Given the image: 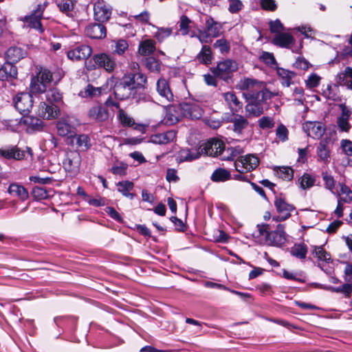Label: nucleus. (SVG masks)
<instances>
[{
    "label": "nucleus",
    "mask_w": 352,
    "mask_h": 352,
    "mask_svg": "<svg viewBox=\"0 0 352 352\" xmlns=\"http://www.w3.org/2000/svg\"><path fill=\"white\" fill-rule=\"evenodd\" d=\"M88 117L96 122H104L109 120V112L107 108L101 104L92 106L88 111Z\"/></svg>",
    "instance_id": "obj_14"
},
{
    "label": "nucleus",
    "mask_w": 352,
    "mask_h": 352,
    "mask_svg": "<svg viewBox=\"0 0 352 352\" xmlns=\"http://www.w3.org/2000/svg\"><path fill=\"white\" fill-rule=\"evenodd\" d=\"M178 108L170 107L168 108V111L165 116V121L168 124H174L177 123L180 118V116L177 113Z\"/></svg>",
    "instance_id": "obj_44"
},
{
    "label": "nucleus",
    "mask_w": 352,
    "mask_h": 352,
    "mask_svg": "<svg viewBox=\"0 0 352 352\" xmlns=\"http://www.w3.org/2000/svg\"><path fill=\"white\" fill-rule=\"evenodd\" d=\"M274 206L278 213L277 217H273V220L276 221L287 219L291 216V212L295 209L292 204L287 203L284 198L280 197H276Z\"/></svg>",
    "instance_id": "obj_10"
},
{
    "label": "nucleus",
    "mask_w": 352,
    "mask_h": 352,
    "mask_svg": "<svg viewBox=\"0 0 352 352\" xmlns=\"http://www.w3.org/2000/svg\"><path fill=\"white\" fill-rule=\"evenodd\" d=\"M320 80V76L316 73H312L305 80V85L309 89L315 88L319 85Z\"/></svg>",
    "instance_id": "obj_51"
},
{
    "label": "nucleus",
    "mask_w": 352,
    "mask_h": 352,
    "mask_svg": "<svg viewBox=\"0 0 352 352\" xmlns=\"http://www.w3.org/2000/svg\"><path fill=\"white\" fill-rule=\"evenodd\" d=\"M6 54L8 60V62L13 64L25 57L26 52L21 47H12L7 50Z\"/></svg>",
    "instance_id": "obj_31"
},
{
    "label": "nucleus",
    "mask_w": 352,
    "mask_h": 352,
    "mask_svg": "<svg viewBox=\"0 0 352 352\" xmlns=\"http://www.w3.org/2000/svg\"><path fill=\"white\" fill-rule=\"evenodd\" d=\"M203 18L205 20V29L199 30L197 34H192L191 37L197 38L201 43H209L212 42L213 38L221 35L223 25L209 15L202 14L200 17L201 21Z\"/></svg>",
    "instance_id": "obj_2"
},
{
    "label": "nucleus",
    "mask_w": 352,
    "mask_h": 352,
    "mask_svg": "<svg viewBox=\"0 0 352 352\" xmlns=\"http://www.w3.org/2000/svg\"><path fill=\"white\" fill-rule=\"evenodd\" d=\"M124 85L127 87L128 88H131V89L135 90L137 89V87L135 86L134 77L133 76V74H129L127 75H125L123 78V80L120 82Z\"/></svg>",
    "instance_id": "obj_64"
},
{
    "label": "nucleus",
    "mask_w": 352,
    "mask_h": 352,
    "mask_svg": "<svg viewBox=\"0 0 352 352\" xmlns=\"http://www.w3.org/2000/svg\"><path fill=\"white\" fill-rule=\"evenodd\" d=\"M214 47L218 49L221 54L227 53L230 50V43L225 38H220L215 41Z\"/></svg>",
    "instance_id": "obj_55"
},
{
    "label": "nucleus",
    "mask_w": 352,
    "mask_h": 352,
    "mask_svg": "<svg viewBox=\"0 0 352 352\" xmlns=\"http://www.w3.org/2000/svg\"><path fill=\"white\" fill-rule=\"evenodd\" d=\"M249 102L245 106V110L249 115L258 117L263 113V103L267 100H259L256 99L248 100Z\"/></svg>",
    "instance_id": "obj_26"
},
{
    "label": "nucleus",
    "mask_w": 352,
    "mask_h": 352,
    "mask_svg": "<svg viewBox=\"0 0 352 352\" xmlns=\"http://www.w3.org/2000/svg\"><path fill=\"white\" fill-rule=\"evenodd\" d=\"M340 190L338 192L339 200L344 203H350L352 200V190L345 184H340Z\"/></svg>",
    "instance_id": "obj_42"
},
{
    "label": "nucleus",
    "mask_w": 352,
    "mask_h": 352,
    "mask_svg": "<svg viewBox=\"0 0 352 352\" xmlns=\"http://www.w3.org/2000/svg\"><path fill=\"white\" fill-rule=\"evenodd\" d=\"M259 232L262 235H265L268 245L279 247L286 242V234L282 224H278L274 231H270V225L263 224L259 227Z\"/></svg>",
    "instance_id": "obj_4"
},
{
    "label": "nucleus",
    "mask_w": 352,
    "mask_h": 352,
    "mask_svg": "<svg viewBox=\"0 0 352 352\" xmlns=\"http://www.w3.org/2000/svg\"><path fill=\"white\" fill-rule=\"evenodd\" d=\"M81 163L80 155L76 151L66 152L65 157L63 162L65 170L71 177L76 176L80 171Z\"/></svg>",
    "instance_id": "obj_5"
},
{
    "label": "nucleus",
    "mask_w": 352,
    "mask_h": 352,
    "mask_svg": "<svg viewBox=\"0 0 352 352\" xmlns=\"http://www.w3.org/2000/svg\"><path fill=\"white\" fill-rule=\"evenodd\" d=\"M85 33L91 38L101 39L106 36V28L100 23L90 24L86 27Z\"/></svg>",
    "instance_id": "obj_21"
},
{
    "label": "nucleus",
    "mask_w": 352,
    "mask_h": 352,
    "mask_svg": "<svg viewBox=\"0 0 352 352\" xmlns=\"http://www.w3.org/2000/svg\"><path fill=\"white\" fill-rule=\"evenodd\" d=\"M102 94L101 87H95L91 85H88L84 90L80 92V96L83 98H96L98 97Z\"/></svg>",
    "instance_id": "obj_40"
},
{
    "label": "nucleus",
    "mask_w": 352,
    "mask_h": 352,
    "mask_svg": "<svg viewBox=\"0 0 352 352\" xmlns=\"http://www.w3.org/2000/svg\"><path fill=\"white\" fill-rule=\"evenodd\" d=\"M128 47H129V45L125 40H122V39L118 40V41H116V43L115 44L113 53L118 54V55H122L125 52V51L128 49Z\"/></svg>",
    "instance_id": "obj_59"
},
{
    "label": "nucleus",
    "mask_w": 352,
    "mask_h": 352,
    "mask_svg": "<svg viewBox=\"0 0 352 352\" xmlns=\"http://www.w3.org/2000/svg\"><path fill=\"white\" fill-rule=\"evenodd\" d=\"M294 42V38L290 34L286 32L276 34L272 40L274 45L285 48H290Z\"/></svg>",
    "instance_id": "obj_22"
},
{
    "label": "nucleus",
    "mask_w": 352,
    "mask_h": 352,
    "mask_svg": "<svg viewBox=\"0 0 352 352\" xmlns=\"http://www.w3.org/2000/svg\"><path fill=\"white\" fill-rule=\"evenodd\" d=\"M156 90L158 94L166 101L172 102L174 96L170 90L168 81L164 78H160L156 83Z\"/></svg>",
    "instance_id": "obj_20"
},
{
    "label": "nucleus",
    "mask_w": 352,
    "mask_h": 352,
    "mask_svg": "<svg viewBox=\"0 0 352 352\" xmlns=\"http://www.w3.org/2000/svg\"><path fill=\"white\" fill-rule=\"evenodd\" d=\"M224 149V143L217 139H211L199 146L201 155L208 156H217L221 155Z\"/></svg>",
    "instance_id": "obj_11"
},
{
    "label": "nucleus",
    "mask_w": 352,
    "mask_h": 352,
    "mask_svg": "<svg viewBox=\"0 0 352 352\" xmlns=\"http://www.w3.org/2000/svg\"><path fill=\"white\" fill-rule=\"evenodd\" d=\"M134 18L135 22L140 23V24H149V20L151 17L150 13L144 10L142 12L131 16Z\"/></svg>",
    "instance_id": "obj_60"
},
{
    "label": "nucleus",
    "mask_w": 352,
    "mask_h": 352,
    "mask_svg": "<svg viewBox=\"0 0 352 352\" xmlns=\"http://www.w3.org/2000/svg\"><path fill=\"white\" fill-rule=\"evenodd\" d=\"M234 129L235 131L241 132L248 126V121L241 116H237L233 120Z\"/></svg>",
    "instance_id": "obj_50"
},
{
    "label": "nucleus",
    "mask_w": 352,
    "mask_h": 352,
    "mask_svg": "<svg viewBox=\"0 0 352 352\" xmlns=\"http://www.w3.org/2000/svg\"><path fill=\"white\" fill-rule=\"evenodd\" d=\"M59 109L57 106L49 105L41 102L38 107L37 114L43 119H53L58 116Z\"/></svg>",
    "instance_id": "obj_18"
},
{
    "label": "nucleus",
    "mask_w": 352,
    "mask_h": 352,
    "mask_svg": "<svg viewBox=\"0 0 352 352\" xmlns=\"http://www.w3.org/2000/svg\"><path fill=\"white\" fill-rule=\"evenodd\" d=\"M45 9V6L41 4L37 6V8L33 11V12L29 15L25 16L23 19L25 25L30 28L36 30L38 32L43 33L44 28L41 24V20L43 16V13Z\"/></svg>",
    "instance_id": "obj_9"
},
{
    "label": "nucleus",
    "mask_w": 352,
    "mask_h": 352,
    "mask_svg": "<svg viewBox=\"0 0 352 352\" xmlns=\"http://www.w3.org/2000/svg\"><path fill=\"white\" fill-rule=\"evenodd\" d=\"M275 171L278 177L286 181L292 180L294 177V170L289 166L278 167Z\"/></svg>",
    "instance_id": "obj_41"
},
{
    "label": "nucleus",
    "mask_w": 352,
    "mask_h": 352,
    "mask_svg": "<svg viewBox=\"0 0 352 352\" xmlns=\"http://www.w3.org/2000/svg\"><path fill=\"white\" fill-rule=\"evenodd\" d=\"M17 76L16 67L11 63H6L0 68V80H8L15 78Z\"/></svg>",
    "instance_id": "obj_28"
},
{
    "label": "nucleus",
    "mask_w": 352,
    "mask_h": 352,
    "mask_svg": "<svg viewBox=\"0 0 352 352\" xmlns=\"http://www.w3.org/2000/svg\"><path fill=\"white\" fill-rule=\"evenodd\" d=\"M15 108L22 114L30 112L33 106L32 96L30 93L21 92L13 99Z\"/></svg>",
    "instance_id": "obj_12"
},
{
    "label": "nucleus",
    "mask_w": 352,
    "mask_h": 352,
    "mask_svg": "<svg viewBox=\"0 0 352 352\" xmlns=\"http://www.w3.org/2000/svg\"><path fill=\"white\" fill-rule=\"evenodd\" d=\"M231 175L229 170L224 168L216 169L211 175V180L214 182H225L230 179Z\"/></svg>",
    "instance_id": "obj_38"
},
{
    "label": "nucleus",
    "mask_w": 352,
    "mask_h": 352,
    "mask_svg": "<svg viewBox=\"0 0 352 352\" xmlns=\"http://www.w3.org/2000/svg\"><path fill=\"white\" fill-rule=\"evenodd\" d=\"M118 190L121 192L124 197L133 199L134 194L131 193L130 191L133 188V183L129 181H122L117 184Z\"/></svg>",
    "instance_id": "obj_37"
},
{
    "label": "nucleus",
    "mask_w": 352,
    "mask_h": 352,
    "mask_svg": "<svg viewBox=\"0 0 352 352\" xmlns=\"http://www.w3.org/2000/svg\"><path fill=\"white\" fill-rule=\"evenodd\" d=\"M201 155L199 147L197 149H182L179 151V157L181 162L192 161Z\"/></svg>",
    "instance_id": "obj_34"
},
{
    "label": "nucleus",
    "mask_w": 352,
    "mask_h": 352,
    "mask_svg": "<svg viewBox=\"0 0 352 352\" xmlns=\"http://www.w3.org/2000/svg\"><path fill=\"white\" fill-rule=\"evenodd\" d=\"M52 81V74L50 70L41 67L36 75L31 80L30 92L34 94H43L49 88Z\"/></svg>",
    "instance_id": "obj_3"
},
{
    "label": "nucleus",
    "mask_w": 352,
    "mask_h": 352,
    "mask_svg": "<svg viewBox=\"0 0 352 352\" xmlns=\"http://www.w3.org/2000/svg\"><path fill=\"white\" fill-rule=\"evenodd\" d=\"M118 118L124 126H132L135 124L134 120L122 109L118 110Z\"/></svg>",
    "instance_id": "obj_45"
},
{
    "label": "nucleus",
    "mask_w": 352,
    "mask_h": 352,
    "mask_svg": "<svg viewBox=\"0 0 352 352\" xmlns=\"http://www.w3.org/2000/svg\"><path fill=\"white\" fill-rule=\"evenodd\" d=\"M92 60L94 65L91 69L102 68L108 73L113 72L116 68L117 63L115 58L110 54L106 53H100L94 55Z\"/></svg>",
    "instance_id": "obj_8"
},
{
    "label": "nucleus",
    "mask_w": 352,
    "mask_h": 352,
    "mask_svg": "<svg viewBox=\"0 0 352 352\" xmlns=\"http://www.w3.org/2000/svg\"><path fill=\"white\" fill-rule=\"evenodd\" d=\"M57 5L60 10L67 14H68L74 8V3L72 0H63Z\"/></svg>",
    "instance_id": "obj_61"
},
{
    "label": "nucleus",
    "mask_w": 352,
    "mask_h": 352,
    "mask_svg": "<svg viewBox=\"0 0 352 352\" xmlns=\"http://www.w3.org/2000/svg\"><path fill=\"white\" fill-rule=\"evenodd\" d=\"M145 65L146 68L151 72H159L160 70V65L154 58H147L145 60Z\"/></svg>",
    "instance_id": "obj_54"
},
{
    "label": "nucleus",
    "mask_w": 352,
    "mask_h": 352,
    "mask_svg": "<svg viewBox=\"0 0 352 352\" xmlns=\"http://www.w3.org/2000/svg\"><path fill=\"white\" fill-rule=\"evenodd\" d=\"M223 98L232 111L237 112L242 108L243 104L239 101L236 94L232 91H228L223 94Z\"/></svg>",
    "instance_id": "obj_30"
},
{
    "label": "nucleus",
    "mask_w": 352,
    "mask_h": 352,
    "mask_svg": "<svg viewBox=\"0 0 352 352\" xmlns=\"http://www.w3.org/2000/svg\"><path fill=\"white\" fill-rule=\"evenodd\" d=\"M276 74L281 85L289 87L294 83V78L296 77V73L283 67H277Z\"/></svg>",
    "instance_id": "obj_24"
},
{
    "label": "nucleus",
    "mask_w": 352,
    "mask_h": 352,
    "mask_svg": "<svg viewBox=\"0 0 352 352\" xmlns=\"http://www.w3.org/2000/svg\"><path fill=\"white\" fill-rule=\"evenodd\" d=\"M322 177L324 182V186L327 189L329 190L332 193H334V188L336 186V181L333 177L327 171L322 172Z\"/></svg>",
    "instance_id": "obj_48"
},
{
    "label": "nucleus",
    "mask_w": 352,
    "mask_h": 352,
    "mask_svg": "<svg viewBox=\"0 0 352 352\" xmlns=\"http://www.w3.org/2000/svg\"><path fill=\"white\" fill-rule=\"evenodd\" d=\"M313 254L320 261H327L331 259V256L322 246L316 247Z\"/></svg>",
    "instance_id": "obj_58"
},
{
    "label": "nucleus",
    "mask_w": 352,
    "mask_h": 352,
    "mask_svg": "<svg viewBox=\"0 0 352 352\" xmlns=\"http://www.w3.org/2000/svg\"><path fill=\"white\" fill-rule=\"evenodd\" d=\"M259 164L258 157L248 154L238 157L234 162L236 170L240 173H248L254 170Z\"/></svg>",
    "instance_id": "obj_7"
},
{
    "label": "nucleus",
    "mask_w": 352,
    "mask_h": 352,
    "mask_svg": "<svg viewBox=\"0 0 352 352\" xmlns=\"http://www.w3.org/2000/svg\"><path fill=\"white\" fill-rule=\"evenodd\" d=\"M311 66V63L304 57H298L293 63V67L297 69L307 71Z\"/></svg>",
    "instance_id": "obj_52"
},
{
    "label": "nucleus",
    "mask_w": 352,
    "mask_h": 352,
    "mask_svg": "<svg viewBox=\"0 0 352 352\" xmlns=\"http://www.w3.org/2000/svg\"><path fill=\"white\" fill-rule=\"evenodd\" d=\"M8 192L12 195L17 197L22 201L26 200L29 197L28 190L23 186L17 184H10Z\"/></svg>",
    "instance_id": "obj_33"
},
{
    "label": "nucleus",
    "mask_w": 352,
    "mask_h": 352,
    "mask_svg": "<svg viewBox=\"0 0 352 352\" xmlns=\"http://www.w3.org/2000/svg\"><path fill=\"white\" fill-rule=\"evenodd\" d=\"M76 141V144L78 147L87 149L89 146V139L86 135H74L72 137Z\"/></svg>",
    "instance_id": "obj_56"
},
{
    "label": "nucleus",
    "mask_w": 352,
    "mask_h": 352,
    "mask_svg": "<svg viewBox=\"0 0 352 352\" xmlns=\"http://www.w3.org/2000/svg\"><path fill=\"white\" fill-rule=\"evenodd\" d=\"M236 87L243 91V95L247 100H267L277 95L265 89L262 82L253 78H245L240 80Z\"/></svg>",
    "instance_id": "obj_1"
},
{
    "label": "nucleus",
    "mask_w": 352,
    "mask_h": 352,
    "mask_svg": "<svg viewBox=\"0 0 352 352\" xmlns=\"http://www.w3.org/2000/svg\"><path fill=\"white\" fill-rule=\"evenodd\" d=\"M57 131L61 136H67L68 138L74 137L76 135V128L70 124L67 120H61L57 122Z\"/></svg>",
    "instance_id": "obj_25"
},
{
    "label": "nucleus",
    "mask_w": 352,
    "mask_h": 352,
    "mask_svg": "<svg viewBox=\"0 0 352 352\" xmlns=\"http://www.w3.org/2000/svg\"><path fill=\"white\" fill-rule=\"evenodd\" d=\"M95 19L99 22H104L109 19L111 12L104 2L98 1L94 6Z\"/></svg>",
    "instance_id": "obj_19"
},
{
    "label": "nucleus",
    "mask_w": 352,
    "mask_h": 352,
    "mask_svg": "<svg viewBox=\"0 0 352 352\" xmlns=\"http://www.w3.org/2000/svg\"><path fill=\"white\" fill-rule=\"evenodd\" d=\"M133 76L137 89L138 88H144L147 82L146 76L140 72L133 73Z\"/></svg>",
    "instance_id": "obj_57"
},
{
    "label": "nucleus",
    "mask_w": 352,
    "mask_h": 352,
    "mask_svg": "<svg viewBox=\"0 0 352 352\" xmlns=\"http://www.w3.org/2000/svg\"><path fill=\"white\" fill-rule=\"evenodd\" d=\"M336 82L340 85L352 90V67H346L343 72L338 74Z\"/></svg>",
    "instance_id": "obj_29"
},
{
    "label": "nucleus",
    "mask_w": 352,
    "mask_h": 352,
    "mask_svg": "<svg viewBox=\"0 0 352 352\" xmlns=\"http://www.w3.org/2000/svg\"><path fill=\"white\" fill-rule=\"evenodd\" d=\"M92 53L91 47L81 45L74 49L68 51L67 57L72 60H84L89 58Z\"/></svg>",
    "instance_id": "obj_17"
},
{
    "label": "nucleus",
    "mask_w": 352,
    "mask_h": 352,
    "mask_svg": "<svg viewBox=\"0 0 352 352\" xmlns=\"http://www.w3.org/2000/svg\"><path fill=\"white\" fill-rule=\"evenodd\" d=\"M315 182V178L308 173H304L299 179L300 186L303 190L312 187Z\"/></svg>",
    "instance_id": "obj_46"
},
{
    "label": "nucleus",
    "mask_w": 352,
    "mask_h": 352,
    "mask_svg": "<svg viewBox=\"0 0 352 352\" xmlns=\"http://www.w3.org/2000/svg\"><path fill=\"white\" fill-rule=\"evenodd\" d=\"M134 90L128 88L122 83L119 82L114 87V94L117 99L120 100H126L131 97Z\"/></svg>",
    "instance_id": "obj_32"
},
{
    "label": "nucleus",
    "mask_w": 352,
    "mask_h": 352,
    "mask_svg": "<svg viewBox=\"0 0 352 352\" xmlns=\"http://www.w3.org/2000/svg\"><path fill=\"white\" fill-rule=\"evenodd\" d=\"M176 138V132L173 130L165 133L155 134L151 138V141L154 144H166L173 141Z\"/></svg>",
    "instance_id": "obj_27"
},
{
    "label": "nucleus",
    "mask_w": 352,
    "mask_h": 352,
    "mask_svg": "<svg viewBox=\"0 0 352 352\" xmlns=\"http://www.w3.org/2000/svg\"><path fill=\"white\" fill-rule=\"evenodd\" d=\"M170 28H159L155 34V38L160 42L168 38L171 34Z\"/></svg>",
    "instance_id": "obj_63"
},
{
    "label": "nucleus",
    "mask_w": 352,
    "mask_h": 352,
    "mask_svg": "<svg viewBox=\"0 0 352 352\" xmlns=\"http://www.w3.org/2000/svg\"><path fill=\"white\" fill-rule=\"evenodd\" d=\"M258 125L262 129H272L274 126V121L271 117L264 116L258 120Z\"/></svg>",
    "instance_id": "obj_62"
},
{
    "label": "nucleus",
    "mask_w": 352,
    "mask_h": 352,
    "mask_svg": "<svg viewBox=\"0 0 352 352\" xmlns=\"http://www.w3.org/2000/svg\"><path fill=\"white\" fill-rule=\"evenodd\" d=\"M302 129L308 136L314 139L320 138L325 131L324 125L320 122L307 121L303 123Z\"/></svg>",
    "instance_id": "obj_16"
},
{
    "label": "nucleus",
    "mask_w": 352,
    "mask_h": 352,
    "mask_svg": "<svg viewBox=\"0 0 352 352\" xmlns=\"http://www.w3.org/2000/svg\"><path fill=\"white\" fill-rule=\"evenodd\" d=\"M317 153L318 157L322 161H327L329 157V150L327 148V143L324 141L320 142L317 148Z\"/></svg>",
    "instance_id": "obj_49"
},
{
    "label": "nucleus",
    "mask_w": 352,
    "mask_h": 352,
    "mask_svg": "<svg viewBox=\"0 0 352 352\" xmlns=\"http://www.w3.org/2000/svg\"><path fill=\"white\" fill-rule=\"evenodd\" d=\"M178 109L184 117L191 119H199L204 113L203 109L197 103H184L178 107Z\"/></svg>",
    "instance_id": "obj_15"
},
{
    "label": "nucleus",
    "mask_w": 352,
    "mask_h": 352,
    "mask_svg": "<svg viewBox=\"0 0 352 352\" xmlns=\"http://www.w3.org/2000/svg\"><path fill=\"white\" fill-rule=\"evenodd\" d=\"M155 50V42L153 40L146 39L140 43L138 52L142 56H147Z\"/></svg>",
    "instance_id": "obj_36"
},
{
    "label": "nucleus",
    "mask_w": 352,
    "mask_h": 352,
    "mask_svg": "<svg viewBox=\"0 0 352 352\" xmlns=\"http://www.w3.org/2000/svg\"><path fill=\"white\" fill-rule=\"evenodd\" d=\"M26 153L32 156L31 148L26 147L25 151H21L17 146L7 147L0 149V155L8 160H21L25 157Z\"/></svg>",
    "instance_id": "obj_13"
},
{
    "label": "nucleus",
    "mask_w": 352,
    "mask_h": 352,
    "mask_svg": "<svg viewBox=\"0 0 352 352\" xmlns=\"http://www.w3.org/2000/svg\"><path fill=\"white\" fill-rule=\"evenodd\" d=\"M213 58L211 48L208 45H203L201 51L197 55V59L201 63L208 65L210 64Z\"/></svg>",
    "instance_id": "obj_35"
},
{
    "label": "nucleus",
    "mask_w": 352,
    "mask_h": 352,
    "mask_svg": "<svg viewBox=\"0 0 352 352\" xmlns=\"http://www.w3.org/2000/svg\"><path fill=\"white\" fill-rule=\"evenodd\" d=\"M192 21L186 15H182L178 22L179 31L184 36L189 33L190 25Z\"/></svg>",
    "instance_id": "obj_47"
},
{
    "label": "nucleus",
    "mask_w": 352,
    "mask_h": 352,
    "mask_svg": "<svg viewBox=\"0 0 352 352\" xmlns=\"http://www.w3.org/2000/svg\"><path fill=\"white\" fill-rule=\"evenodd\" d=\"M276 135L280 141L284 142L288 140L289 131L284 124H280L276 130Z\"/></svg>",
    "instance_id": "obj_53"
},
{
    "label": "nucleus",
    "mask_w": 352,
    "mask_h": 352,
    "mask_svg": "<svg viewBox=\"0 0 352 352\" xmlns=\"http://www.w3.org/2000/svg\"><path fill=\"white\" fill-rule=\"evenodd\" d=\"M46 100L52 104L59 103L62 101V94L56 88H52L46 90Z\"/></svg>",
    "instance_id": "obj_39"
},
{
    "label": "nucleus",
    "mask_w": 352,
    "mask_h": 352,
    "mask_svg": "<svg viewBox=\"0 0 352 352\" xmlns=\"http://www.w3.org/2000/svg\"><path fill=\"white\" fill-rule=\"evenodd\" d=\"M20 124L26 126L27 131L30 132L41 129L43 122L38 118L25 115L21 118Z\"/></svg>",
    "instance_id": "obj_23"
},
{
    "label": "nucleus",
    "mask_w": 352,
    "mask_h": 352,
    "mask_svg": "<svg viewBox=\"0 0 352 352\" xmlns=\"http://www.w3.org/2000/svg\"><path fill=\"white\" fill-rule=\"evenodd\" d=\"M237 69L238 64L236 61L226 59L219 62L215 67L211 69V71L216 77L227 80Z\"/></svg>",
    "instance_id": "obj_6"
},
{
    "label": "nucleus",
    "mask_w": 352,
    "mask_h": 352,
    "mask_svg": "<svg viewBox=\"0 0 352 352\" xmlns=\"http://www.w3.org/2000/svg\"><path fill=\"white\" fill-rule=\"evenodd\" d=\"M307 253V248L303 243L295 244L291 249V254L300 259H304Z\"/></svg>",
    "instance_id": "obj_43"
}]
</instances>
